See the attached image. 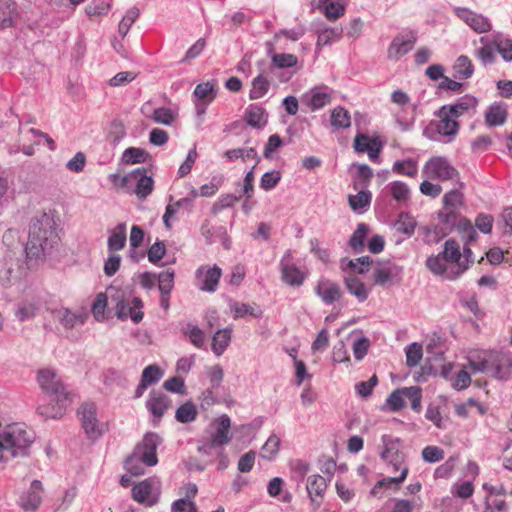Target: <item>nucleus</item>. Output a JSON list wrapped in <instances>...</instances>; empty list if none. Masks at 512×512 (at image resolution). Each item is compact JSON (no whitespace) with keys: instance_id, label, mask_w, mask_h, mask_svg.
<instances>
[{"instance_id":"4","label":"nucleus","mask_w":512,"mask_h":512,"mask_svg":"<svg viewBox=\"0 0 512 512\" xmlns=\"http://www.w3.org/2000/svg\"><path fill=\"white\" fill-rule=\"evenodd\" d=\"M443 204V210L438 214L442 226L434 228L438 239L446 236L456 224L458 211L464 204L463 194L459 190L453 189L444 195Z\"/></svg>"},{"instance_id":"36","label":"nucleus","mask_w":512,"mask_h":512,"mask_svg":"<svg viewBox=\"0 0 512 512\" xmlns=\"http://www.w3.org/2000/svg\"><path fill=\"white\" fill-rule=\"evenodd\" d=\"M55 318L66 329H71L77 325L84 324L86 315L84 313H74L69 309L62 308L55 312Z\"/></svg>"},{"instance_id":"54","label":"nucleus","mask_w":512,"mask_h":512,"mask_svg":"<svg viewBox=\"0 0 512 512\" xmlns=\"http://www.w3.org/2000/svg\"><path fill=\"white\" fill-rule=\"evenodd\" d=\"M148 158V153L141 148L130 147L127 148L122 156V161L125 164L144 163Z\"/></svg>"},{"instance_id":"30","label":"nucleus","mask_w":512,"mask_h":512,"mask_svg":"<svg viewBox=\"0 0 512 512\" xmlns=\"http://www.w3.org/2000/svg\"><path fill=\"white\" fill-rule=\"evenodd\" d=\"M170 403L171 401L166 394L161 391H152L149 394L146 407L154 417L161 418Z\"/></svg>"},{"instance_id":"31","label":"nucleus","mask_w":512,"mask_h":512,"mask_svg":"<svg viewBox=\"0 0 512 512\" xmlns=\"http://www.w3.org/2000/svg\"><path fill=\"white\" fill-rule=\"evenodd\" d=\"M245 120L249 126L260 129L267 124L268 114L262 106L251 104L245 110Z\"/></svg>"},{"instance_id":"59","label":"nucleus","mask_w":512,"mask_h":512,"mask_svg":"<svg viewBox=\"0 0 512 512\" xmlns=\"http://www.w3.org/2000/svg\"><path fill=\"white\" fill-rule=\"evenodd\" d=\"M406 364L408 367H415L419 364L423 356L422 345L419 343H411L405 349Z\"/></svg>"},{"instance_id":"24","label":"nucleus","mask_w":512,"mask_h":512,"mask_svg":"<svg viewBox=\"0 0 512 512\" xmlns=\"http://www.w3.org/2000/svg\"><path fill=\"white\" fill-rule=\"evenodd\" d=\"M477 104L478 100L474 96L466 94L458 98L453 104L444 105L442 108L458 120L459 117L465 114L475 113Z\"/></svg>"},{"instance_id":"43","label":"nucleus","mask_w":512,"mask_h":512,"mask_svg":"<svg viewBox=\"0 0 512 512\" xmlns=\"http://www.w3.org/2000/svg\"><path fill=\"white\" fill-rule=\"evenodd\" d=\"M480 43L482 44V47L475 51L476 57L484 65L493 63L495 59L493 48L495 46L492 43V39L489 40L487 37L484 36L480 38Z\"/></svg>"},{"instance_id":"12","label":"nucleus","mask_w":512,"mask_h":512,"mask_svg":"<svg viewBox=\"0 0 512 512\" xmlns=\"http://www.w3.org/2000/svg\"><path fill=\"white\" fill-rule=\"evenodd\" d=\"M490 376L507 381L512 377V352L489 351Z\"/></svg>"},{"instance_id":"21","label":"nucleus","mask_w":512,"mask_h":512,"mask_svg":"<svg viewBox=\"0 0 512 512\" xmlns=\"http://www.w3.org/2000/svg\"><path fill=\"white\" fill-rule=\"evenodd\" d=\"M43 486L39 480L32 481L30 488L19 498V506L25 511L35 512L42 502Z\"/></svg>"},{"instance_id":"39","label":"nucleus","mask_w":512,"mask_h":512,"mask_svg":"<svg viewBox=\"0 0 512 512\" xmlns=\"http://www.w3.org/2000/svg\"><path fill=\"white\" fill-rule=\"evenodd\" d=\"M251 89L249 91V98L257 100L264 97L270 88V81L262 74L258 75L252 80Z\"/></svg>"},{"instance_id":"35","label":"nucleus","mask_w":512,"mask_h":512,"mask_svg":"<svg viewBox=\"0 0 512 512\" xmlns=\"http://www.w3.org/2000/svg\"><path fill=\"white\" fill-rule=\"evenodd\" d=\"M347 291L353 295L359 302L367 300L370 290L365 286L362 280L355 275H348L344 279Z\"/></svg>"},{"instance_id":"53","label":"nucleus","mask_w":512,"mask_h":512,"mask_svg":"<svg viewBox=\"0 0 512 512\" xmlns=\"http://www.w3.org/2000/svg\"><path fill=\"white\" fill-rule=\"evenodd\" d=\"M193 95L201 101H206L207 103H211L215 96V85L212 82H205L198 84L193 92Z\"/></svg>"},{"instance_id":"51","label":"nucleus","mask_w":512,"mask_h":512,"mask_svg":"<svg viewBox=\"0 0 512 512\" xmlns=\"http://www.w3.org/2000/svg\"><path fill=\"white\" fill-rule=\"evenodd\" d=\"M175 273L173 269H166L157 274L158 289L160 293L171 294L174 288Z\"/></svg>"},{"instance_id":"9","label":"nucleus","mask_w":512,"mask_h":512,"mask_svg":"<svg viewBox=\"0 0 512 512\" xmlns=\"http://www.w3.org/2000/svg\"><path fill=\"white\" fill-rule=\"evenodd\" d=\"M161 482L157 477H149L134 485L132 496L138 503L153 506L159 500Z\"/></svg>"},{"instance_id":"1","label":"nucleus","mask_w":512,"mask_h":512,"mask_svg":"<svg viewBox=\"0 0 512 512\" xmlns=\"http://www.w3.org/2000/svg\"><path fill=\"white\" fill-rule=\"evenodd\" d=\"M57 219L53 214L40 213L30 223L25 252L30 259H41L49 255L59 244Z\"/></svg>"},{"instance_id":"6","label":"nucleus","mask_w":512,"mask_h":512,"mask_svg":"<svg viewBox=\"0 0 512 512\" xmlns=\"http://www.w3.org/2000/svg\"><path fill=\"white\" fill-rule=\"evenodd\" d=\"M77 415L86 436L91 440L99 439L108 429L107 424L98 419L97 407L93 402L82 403Z\"/></svg>"},{"instance_id":"27","label":"nucleus","mask_w":512,"mask_h":512,"mask_svg":"<svg viewBox=\"0 0 512 512\" xmlns=\"http://www.w3.org/2000/svg\"><path fill=\"white\" fill-rule=\"evenodd\" d=\"M163 376V371L156 364L148 365L144 368L140 383L138 384L135 390V398H140L146 389L152 385L157 383Z\"/></svg>"},{"instance_id":"63","label":"nucleus","mask_w":512,"mask_h":512,"mask_svg":"<svg viewBox=\"0 0 512 512\" xmlns=\"http://www.w3.org/2000/svg\"><path fill=\"white\" fill-rule=\"evenodd\" d=\"M110 7L111 4L109 2L94 0L86 6L85 12L89 17L104 16L108 13Z\"/></svg>"},{"instance_id":"10","label":"nucleus","mask_w":512,"mask_h":512,"mask_svg":"<svg viewBox=\"0 0 512 512\" xmlns=\"http://www.w3.org/2000/svg\"><path fill=\"white\" fill-rule=\"evenodd\" d=\"M122 185H134L133 193L138 199H146L153 191L154 181L146 169L137 168L121 179Z\"/></svg>"},{"instance_id":"57","label":"nucleus","mask_w":512,"mask_h":512,"mask_svg":"<svg viewBox=\"0 0 512 512\" xmlns=\"http://www.w3.org/2000/svg\"><path fill=\"white\" fill-rule=\"evenodd\" d=\"M454 70L459 77L467 79L472 76L474 66L467 56L461 55L456 60Z\"/></svg>"},{"instance_id":"56","label":"nucleus","mask_w":512,"mask_h":512,"mask_svg":"<svg viewBox=\"0 0 512 512\" xmlns=\"http://www.w3.org/2000/svg\"><path fill=\"white\" fill-rule=\"evenodd\" d=\"M231 311L234 314V318H242L246 315H252L254 317H260L262 312L249 304L232 302L230 304Z\"/></svg>"},{"instance_id":"20","label":"nucleus","mask_w":512,"mask_h":512,"mask_svg":"<svg viewBox=\"0 0 512 512\" xmlns=\"http://www.w3.org/2000/svg\"><path fill=\"white\" fill-rule=\"evenodd\" d=\"M314 291L326 305L339 301L343 295L339 284L324 277L318 280Z\"/></svg>"},{"instance_id":"7","label":"nucleus","mask_w":512,"mask_h":512,"mask_svg":"<svg viewBox=\"0 0 512 512\" xmlns=\"http://www.w3.org/2000/svg\"><path fill=\"white\" fill-rule=\"evenodd\" d=\"M36 382L41 391L49 397L71 396L61 376L52 368H41L36 373Z\"/></svg>"},{"instance_id":"46","label":"nucleus","mask_w":512,"mask_h":512,"mask_svg":"<svg viewBox=\"0 0 512 512\" xmlns=\"http://www.w3.org/2000/svg\"><path fill=\"white\" fill-rule=\"evenodd\" d=\"M406 389H408V387L396 389L390 393L386 399V405L389 410L397 412L405 406V399L407 398Z\"/></svg>"},{"instance_id":"15","label":"nucleus","mask_w":512,"mask_h":512,"mask_svg":"<svg viewBox=\"0 0 512 512\" xmlns=\"http://www.w3.org/2000/svg\"><path fill=\"white\" fill-rule=\"evenodd\" d=\"M160 443L161 438L156 433H147L142 442L136 446L134 452L141 457L144 465L154 466L158 463L156 450Z\"/></svg>"},{"instance_id":"3","label":"nucleus","mask_w":512,"mask_h":512,"mask_svg":"<svg viewBox=\"0 0 512 512\" xmlns=\"http://www.w3.org/2000/svg\"><path fill=\"white\" fill-rule=\"evenodd\" d=\"M462 253L455 240H447L441 254L430 256L426 260L427 268L435 275L447 280L458 279L467 269V263H461Z\"/></svg>"},{"instance_id":"5","label":"nucleus","mask_w":512,"mask_h":512,"mask_svg":"<svg viewBox=\"0 0 512 512\" xmlns=\"http://www.w3.org/2000/svg\"><path fill=\"white\" fill-rule=\"evenodd\" d=\"M111 304L114 307L115 315L120 320L130 318L134 323H140L144 313L142 311L143 301L139 297L127 298L124 291L119 290L111 294Z\"/></svg>"},{"instance_id":"40","label":"nucleus","mask_w":512,"mask_h":512,"mask_svg":"<svg viewBox=\"0 0 512 512\" xmlns=\"http://www.w3.org/2000/svg\"><path fill=\"white\" fill-rule=\"evenodd\" d=\"M492 43L505 61H512V39L496 33L492 37Z\"/></svg>"},{"instance_id":"29","label":"nucleus","mask_w":512,"mask_h":512,"mask_svg":"<svg viewBox=\"0 0 512 512\" xmlns=\"http://www.w3.org/2000/svg\"><path fill=\"white\" fill-rule=\"evenodd\" d=\"M115 291H119V289H116L113 286H110L107 288L106 292L99 293L93 304H92V314L98 322H103L107 319V306L108 302H111V294L115 293Z\"/></svg>"},{"instance_id":"52","label":"nucleus","mask_w":512,"mask_h":512,"mask_svg":"<svg viewBox=\"0 0 512 512\" xmlns=\"http://www.w3.org/2000/svg\"><path fill=\"white\" fill-rule=\"evenodd\" d=\"M367 233L368 227L365 224L360 223L349 240V245L354 250V252L360 253L363 251L364 240L367 236Z\"/></svg>"},{"instance_id":"8","label":"nucleus","mask_w":512,"mask_h":512,"mask_svg":"<svg viewBox=\"0 0 512 512\" xmlns=\"http://www.w3.org/2000/svg\"><path fill=\"white\" fill-rule=\"evenodd\" d=\"M422 173L428 179H438L441 181L453 180L458 176L457 170L443 156L430 158L425 163Z\"/></svg>"},{"instance_id":"17","label":"nucleus","mask_w":512,"mask_h":512,"mask_svg":"<svg viewBox=\"0 0 512 512\" xmlns=\"http://www.w3.org/2000/svg\"><path fill=\"white\" fill-rule=\"evenodd\" d=\"M292 251L287 250L279 263L281 279L290 286L299 287L304 283L305 274L296 265L291 263Z\"/></svg>"},{"instance_id":"41","label":"nucleus","mask_w":512,"mask_h":512,"mask_svg":"<svg viewBox=\"0 0 512 512\" xmlns=\"http://www.w3.org/2000/svg\"><path fill=\"white\" fill-rule=\"evenodd\" d=\"M331 125L336 129H346L351 125V117L348 110L337 106L331 111Z\"/></svg>"},{"instance_id":"22","label":"nucleus","mask_w":512,"mask_h":512,"mask_svg":"<svg viewBox=\"0 0 512 512\" xmlns=\"http://www.w3.org/2000/svg\"><path fill=\"white\" fill-rule=\"evenodd\" d=\"M416 39L414 32L395 37L388 48V57L397 60L407 54L414 47Z\"/></svg>"},{"instance_id":"28","label":"nucleus","mask_w":512,"mask_h":512,"mask_svg":"<svg viewBox=\"0 0 512 512\" xmlns=\"http://www.w3.org/2000/svg\"><path fill=\"white\" fill-rule=\"evenodd\" d=\"M215 432L211 436L212 446H223L230 441L231 420L224 414L213 422Z\"/></svg>"},{"instance_id":"64","label":"nucleus","mask_w":512,"mask_h":512,"mask_svg":"<svg viewBox=\"0 0 512 512\" xmlns=\"http://www.w3.org/2000/svg\"><path fill=\"white\" fill-rule=\"evenodd\" d=\"M373 177L372 169L366 164L357 165V176L355 179V185L365 188L370 183Z\"/></svg>"},{"instance_id":"60","label":"nucleus","mask_w":512,"mask_h":512,"mask_svg":"<svg viewBox=\"0 0 512 512\" xmlns=\"http://www.w3.org/2000/svg\"><path fill=\"white\" fill-rule=\"evenodd\" d=\"M139 16V10L136 7H132L127 10L122 20L119 23L118 32L122 37H125L129 32V29L136 21Z\"/></svg>"},{"instance_id":"25","label":"nucleus","mask_w":512,"mask_h":512,"mask_svg":"<svg viewBox=\"0 0 512 512\" xmlns=\"http://www.w3.org/2000/svg\"><path fill=\"white\" fill-rule=\"evenodd\" d=\"M354 149L358 153L367 152L370 160L375 161L378 159L382 144L377 138H370L365 134H357L354 139Z\"/></svg>"},{"instance_id":"34","label":"nucleus","mask_w":512,"mask_h":512,"mask_svg":"<svg viewBox=\"0 0 512 512\" xmlns=\"http://www.w3.org/2000/svg\"><path fill=\"white\" fill-rule=\"evenodd\" d=\"M327 488V483L324 477L321 475H312L308 478L306 489L308 495L313 503H316V506H319L321 501L317 498H322L325 490Z\"/></svg>"},{"instance_id":"13","label":"nucleus","mask_w":512,"mask_h":512,"mask_svg":"<svg viewBox=\"0 0 512 512\" xmlns=\"http://www.w3.org/2000/svg\"><path fill=\"white\" fill-rule=\"evenodd\" d=\"M334 96L332 88L326 85L312 87L301 96V102L311 111H317L331 103Z\"/></svg>"},{"instance_id":"62","label":"nucleus","mask_w":512,"mask_h":512,"mask_svg":"<svg viewBox=\"0 0 512 512\" xmlns=\"http://www.w3.org/2000/svg\"><path fill=\"white\" fill-rule=\"evenodd\" d=\"M474 485L472 481H458L451 487V493L461 499H467L473 495Z\"/></svg>"},{"instance_id":"61","label":"nucleus","mask_w":512,"mask_h":512,"mask_svg":"<svg viewBox=\"0 0 512 512\" xmlns=\"http://www.w3.org/2000/svg\"><path fill=\"white\" fill-rule=\"evenodd\" d=\"M279 446H280L279 437L276 435H271L261 448V453H260L261 457H263L267 460L273 459L279 450Z\"/></svg>"},{"instance_id":"33","label":"nucleus","mask_w":512,"mask_h":512,"mask_svg":"<svg viewBox=\"0 0 512 512\" xmlns=\"http://www.w3.org/2000/svg\"><path fill=\"white\" fill-rule=\"evenodd\" d=\"M406 479V470L403 469V473H401L399 476L395 477H387L379 480L374 487L371 489V495L382 498L383 497V490L386 489H392V490H398L400 488V485L404 482Z\"/></svg>"},{"instance_id":"55","label":"nucleus","mask_w":512,"mask_h":512,"mask_svg":"<svg viewBox=\"0 0 512 512\" xmlns=\"http://www.w3.org/2000/svg\"><path fill=\"white\" fill-rule=\"evenodd\" d=\"M467 368H469L473 373L487 372L490 374L489 351L484 352L483 356H479L478 358L469 356Z\"/></svg>"},{"instance_id":"26","label":"nucleus","mask_w":512,"mask_h":512,"mask_svg":"<svg viewBox=\"0 0 512 512\" xmlns=\"http://www.w3.org/2000/svg\"><path fill=\"white\" fill-rule=\"evenodd\" d=\"M346 0H318L317 8L329 21H336L345 14Z\"/></svg>"},{"instance_id":"23","label":"nucleus","mask_w":512,"mask_h":512,"mask_svg":"<svg viewBox=\"0 0 512 512\" xmlns=\"http://www.w3.org/2000/svg\"><path fill=\"white\" fill-rule=\"evenodd\" d=\"M51 402L48 404H40L37 408L38 413L44 418L58 419L61 418L67 406L71 403L70 396L65 398L50 397Z\"/></svg>"},{"instance_id":"42","label":"nucleus","mask_w":512,"mask_h":512,"mask_svg":"<svg viewBox=\"0 0 512 512\" xmlns=\"http://www.w3.org/2000/svg\"><path fill=\"white\" fill-rule=\"evenodd\" d=\"M387 189L389 190L392 198L398 203H405L410 198V189L409 187L402 181H393L387 185Z\"/></svg>"},{"instance_id":"48","label":"nucleus","mask_w":512,"mask_h":512,"mask_svg":"<svg viewBox=\"0 0 512 512\" xmlns=\"http://www.w3.org/2000/svg\"><path fill=\"white\" fill-rule=\"evenodd\" d=\"M416 222L407 213H400L398 219L394 223V229L406 236H411L414 233Z\"/></svg>"},{"instance_id":"38","label":"nucleus","mask_w":512,"mask_h":512,"mask_svg":"<svg viewBox=\"0 0 512 512\" xmlns=\"http://www.w3.org/2000/svg\"><path fill=\"white\" fill-rule=\"evenodd\" d=\"M231 341V329H219L212 338V351L216 356H221Z\"/></svg>"},{"instance_id":"11","label":"nucleus","mask_w":512,"mask_h":512,"mask_svg":"<svg viewBox=\"0 0 512 512\" xmlns=\"http://www.w3.org/2000/svg\"><path fill=\"white\" fill-rule=\"evenodd\" d=\"M382 443L384 449L381 452V458L388 463L389 468L392 472L403 473V469L406 470V476L408 475L409 469L405 464V456L398 449V440L393 439L390 435L382 436Z\"/></svg>"},{"instance_id":"45","label":"nucleus","mask_w":512,"mask_h":512,"mask_svg":"<svg viewBox=\"0 0 512 512\" xmlns=\"http://www.w3.org/2000/svg\"><path fill=\"white\" fill-rule=\"evenodd\" d=\"M342 37L341 28L325 27L318 32L317 45L326 46L340 40Z\"/></svg>"},{"instance_id":"58","label":"nucleus","mask_w":512,"mask_h":512,"mask_svg":"<svg viewBox=\"0 0 512 512\" xmlns=\"http://www.w3.org/2000/svg\"><path fill=\"white\" fill-rule=\"evenodd\" d=\"M271 60L275 67L281 69L294 67L298 63V58L290 53H273Z\"/></svg>"},{"instance_id":"14","label":"nucleus","mask_w":512,"mask_h":512,"mask_svg":"<svg viewBox=\"0 0 512 512\" xmlns=\"http://www.w3.org/2000/svg\"><path fill=\"white\" fill-rule=\"evenodd\" d=\"M439 118L437 121L430 123V127L441 137L446 138L445 142H451L458 134L460 124L458 120L452 117L442 107L435 113Z\"/></svg>"},{"instance_id":"16","label":"nucleus","mask_w":512,"mask_h":512,"mask_svg":"<svg viewBox=\"0 0 512 512\" xmlns=\"http://www.w3.org/2000/svg\"><path fill=\"white\" fill-rule=\"evenodd\" d=\"M453 11L459 19L476 33H487L492 29L490 20L482 14L463 7H454Z\"/></svg>"},{"instance_id":"18","label":"nucleus","mask_w":512,"mask_h":512,"mask_svg":"<svg viewBox=\"0 0 512 512\" xmlns=\"http://www.w3.org/2000/svg\"><path fill=\"white\" fill-rule=\"evenodd\" d=\"M402 268L392 262L378 263L374 268L373 279L377 285L388 286L400 281Z\"/></svg>"},{"instance_id":"19","label":"nucleus","mask_w":512,"mask_h":512,"mask_svg":"<svg viewBox=\"0 0 512 512\" xmlns=\"http://www.w3.org/2000/svg\"><path fill=\"white\" fill-rule=\"evenodd\" d=\"M221 275L222 270L217 265L200 266L195 273L199 289L206 292H214L217 289Z\"/></svg>"},{"instance_id":"32","label":"nucleus","mask_w":512,"mask_h":512,"mask_svg":"<svg viewBox=\"0 0 512 512\" xmlns=\"http://www.w3.org/2000/svg\"><path fill=\"white\" fill-rule=\"evenodd\" d=\"M506 105L501 103L491 104L485 112V122L489 127L502 126L507 120Z\"/></svg>"},{"instance_id":"47","label":"nucleus","mask_w":512,"mask_h":512,"mask_svg":"<svg viewBox=\"0 0 512 512\" xmlns=\"http://www.w3.org/2000/svg\"><path fill=\"white\" fill-rule=\"evenodd\" d=\"M392 171L399 175L415 177L418 173L417 162L413 159L396 161L393 164Z\"/></svg>"},{"instance_id":"37","label":"nucleus","mask_w":512,"mask_h":512,"mask_svg":"<svg viewBox=\"0 0 512 512\" xmlns=\"http://www.w3.org/2000/svg\"><path fill=\"white\" fill-rule=\"evenodd\" d=\"M126 244V224H118L108 237L107 246L111 252L119 251L125 247Z\"/></svg>"},{"instance_id":"49","label":"nucleus","mask_w":512,"mask_h":512,"mask_svg":"<svg viewBox=\"0 0 512 512\" xmlns=\"http://www.w3.org/2000/svg\"><path fill=\"white\" fill-rule=\"evenodd\" d=\"M197 416V409L191 401L182 404L175 413V418L180 423H189L195 420Z\"/></svg>"},{"instance_id":"50","label":"nucleus","mask_w":512,"mask_h":512,"mask_svg":"<svg viewBox=\"0 0 512 512\" xmlns=\"http://www.w3.org/2000/svg\"><path fill=\"white\" fill-rule=\"evenodd\" d=\"M182 331L196 348L203 347L205 335L204 332L197 325L187 323L186 326L183 327Z\"/></svg>"},{"instance_id":"2","label":"nucleus","mask_w":512,"mask_h":512,"mask_svg":"<svg viewBox=\"0 0 512 512\" xmlns=\"http://www.w3.org/2000/svg\"><path fill=\"white\" fill-rule=\"evenodd\" d=\"M34 438V432L23 423L7 425L0 431V462L27 456Z\"/></svg>"},{"instance_id":"44","label":"nucleus","mask_w":512,"mask_h":512,"mask_svg":"<svg viewBox=\"0 0 512 512\" xmlns=\"http://www.w3.org/2000/svg\"><path fill=\"white\" fill-rule=\"evenodd\" d=\"M372 194L368 190H360L356 195L349 196V205L354 211L362 212L371 203Z\"/></svg>"}]
</instances>
